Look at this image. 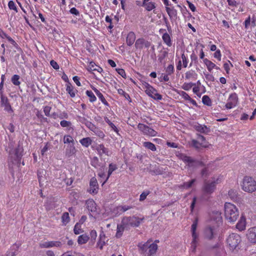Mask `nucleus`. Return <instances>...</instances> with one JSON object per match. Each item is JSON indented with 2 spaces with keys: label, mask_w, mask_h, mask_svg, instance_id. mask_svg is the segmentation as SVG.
<instances>
[{
  "label": "nucleus",
  "mask_w": 256,
  "mask_h": 256,
  "mask_svg": "<svg viewBox=\"0 0 256 256\" xmlns=\"http://www.w3.org/2000/svg\"><path fill=\"white\" fill-rule=\"evenodd\" d=\"M224 208L226 218L230 222H236L239 216V210L238 208L230 202H226Z\"/></svg>",
  "instance_id": "f257e3e1"
},
{
  "label": "nucleus",
  "mask_w": 256,
  "mask_h": 256,
  "mask_svg": "<svg viewBox=\"0 0 256 256\" xmlns=\"http://www.w3.org/2000/svg\"><path fill=\"white\" fill-rule=\"evenodd\" d=\"M222 176H218L212 178L211 180H204L202 190L204 193L206 194H212L216 189V185L221 182Z\"/></svg>",
  "instance_id": "f03ea898"
},
{
  "label": "nucleus",
  "mask_w": 256,
  "mask_h": 256,
  "mask_svg": "<svg viewBox=\"0 0 256 256\" xmlns=\"http://www.w3.org/2000/svg\"><path fill=\"white\" fill-rule=\"evenodd\" d=\"M226 246L231 251L240 249L242 242L240 236L236 233L230 234L226 239Z\"/></svg>",
  "instance_id": "7ed1b4c3"
},
{
  "label": "nucleus",
  "mask_w": 256,
  "mask_h": 256,
  "mask_svg": "<svg viewBox=\"0 0 256 256\" xmlns=\"http://www.w3.org/2000/svg\"><path fill=\"white\" fill-rule=\"evenodd\" d=\"M242 190L247 192L252 193L256 190V181L251 176H245L242 182Z\"/></svg>",
  "instance_id": "20e7f679"
},
{
  "label": "nucleus",
  "mask_w": 256,
  "mask_h": 256,
  "mask_svg": "<svg viewBox=\"0 0 256 256\" xmlns=\"http://www.w3.org/2000/svg\"><path fill=\"white\" fill-rule=\"evenodd\" d=\"M142 86L145 92L149 96L156 100H161L162 99V95L158 94L157 90L150 85L148 82H142Z\"/></svg>",
  "instance_id": "39448f33"
},
{
  "label": "nucleus",
  "mask_w": 256,
  "mask_h": 256,
  "mask_svg": "<svg viewBox=\"0 0 256 256\" xmlns=\"http://www.w3.org/2000/svg\"><path fill=\"white\" fill-rule=\"evenodd\" d=\"M144 220V217L142 218L136 216H125L122 220V224L125 226H131L132 227H138Z\"/></svg>",
  "instance_id": "423d86ee"
},
{
  "label": "nucleus",
  "mask_w": 256,
  "mask_h": 256,
  "mask_svg": "<svg viewBox=\"0 0 256 256\" xmlns=\"http://www.w3.org/2000/svg\"><path fill=\"white\" fill-rule=\"evenodd\" d=\"M176 60H178L176 66L178 70H180L182 67L186 68L188 66V56L185 54L184 50H182L180 54L176 52Z\"/></svg>",
  "instance_id": "0eeeda50"
},
{
  "label": "nucleus",
  "mask_w": 256,
  "mask_h": 256,
  "mask_svg": "<svg viewBox=\"0 0 256 256\" xmlns=\"http://www.w3.org/2000/svg\"><path fill=\"white\" fill-rule=\"evenodd\" d=\"M138 128L144 135L146 136L154 137L158 134L156 131L144 124L139 123L138 125Z\"/></svg>",
  "instance_id": "6e6552de"
},
{
  "label": "nucleus",
  "mask_w": 256,
  "mask_h": 256,
  "mask_svg": "<svg viewBox=\"0 0 256 256\" xmlns=\"http://www.w3.org/2000/svg\"><path fill=\"white\" fill-rule=\"evenodd\" d=\"M198 218H196L194 222H193L192 228L191 231L192 233V240L191 243V250L192 252H194L196 248V244L198 243L197 239L198 238V235L196 232V230L198 226Z\"/></svg>",
  "instance_id": "1a4fd4ad"
},
{
  "label": "nucleus",
  "mask_w": 256,
  "mask_h": 256,
  "mask_svg": "<svg viewBox=\"0 0 256 256\" xmlns=\"http://www.w3.org/2000/svg\"><path fill=\"white\" fill-rule=\"evenodd\" d=\"M86 206L88 211V215L93 216L98 214L97 204L94 200L92 198H89L86 201Z\"/></svg>",
  "instance_id": "9d476101"
},
{
  "label": "nucleus",
  "mask_w": 256,
  "mask_h": 256,
  "mask_svg": "<svg viewBox=\"0 0 256 256\" xmlns=\"http://www.w3.org/2000/svg\"><path fill=\"white\" fill-rule=\"evenodd\" d=\"M246 236L250 244H256V226L249 228L246 232Z\"/></svg>",
  "instance_id": "9b49d317"
},
{
  "label": "nucleus",
  "mask_w": 256,
  "mask_h": 256,
  "mask_svg": "<svg viewBox=\"0 0 256 256\" xmlns=\"http://www.w3.org/2000/svg\"><path fill=\"white\" fill-rule=\"evenodd\" d=\"M238 96L236 92L231 94L227 100V102L225 106L226 108L231 109L236 106L238 102Z\"/></svg>",
  "instance_id": "f8f14e48"
},
{
  "label": "nucleus",
  "mask_w": 256,
  "mask_h": 256,
  "mask_svg": "<svg viewBox=\"0 0 256 256\" xmlns=\"http://www.w3.org/2000/svg\"><path fill=\"white\" fill-rule=\"evenodd\" d=\"M150 44V42L144 38H139L136 40L134 46L136 50H142L144 48H148Z\"/></svg>",
  "instance_id": "ddd939ff"
},
{
  "label": "nucleus",
  "mask_w": 256,
  "mask_h": 256,
  "mask_svg": "<svg viewBox=\"0 0 256 256\" xmlns=\"http://www.w3.org/2000/svg\"><path fill=\"white\" fill-rule=\"evenodd\" d=\"M98 184L96 178L95 177L91 178L90 182V188L88 192L92 194H96L98 192Z\"/></svg>",
  "instance_id": "4468645a"
},
{
  "label": "nucleus",
  "mask_w": 256,
  "mask_h": 256,
  "mask_svg": "<svg viewBox=\"0 0 256 256\" xmlns=\"http://www.w3.org/2000/svg\"><path fill=\"white\" fill-rule=\"evenodd\" d=\"M61 246L62 243L60 241H48L40 244V247L42 248H48L52 247H60Z\"/></svg>",
  "instance_id": "2eb2a0df"
},
{
  "label": "nucleus",
  "mask_w": 256,
  "mask_h": 256,
  "mask_svg": "<svg viewBox=\"0 0 256 256\" xmlns=\"http://www.w3.org/2000/svg\"><path fill=\"white\" fill-rule=\"evenodd\" d=\"M108 242V239H107L106 234L103 231H102L100 234L98 240L96 243V247L100 250H102L104 246Z\"/></svg>",
  "instance_id": "dca6fc26"
},
{
  "label": "nucleus",
  "mask_w": 256,
  "mask_h": 256,
  "mask_svg": "<svg viewBox=\"0 0 256 256\" xmlns=\"http://www.w3.org/2000/svg\"><path fill=\"white\" fill-rule=\"evenodd\" d=\"M216 228L214 226H208L204 231V236L208 240H212L216 234Z\"/></svg>",
  "instance_id": "f3484780"
},
{
  "label": "nucleus",
  "mask_w": 256,
  "mask_h": 256,
  "mask_svg": "<svg viewBox=\"0 0 256 256\" xmlns=\"http://www.w3.org/2000/svg\"><path fill=\"white\" fill-rule=\"evenodd\" d=\"M246 217L242 215L240 219L237 222L236 227L240 232L244 231L246 228Z\"/></svg>",
  "instance_id": "a211bd4d"
},
{
  "label": "nucleus",
  "mask_w": 256,
  "mask_h": 256,
  "mask_svg": "<svg viewBox=\"0 0 256 256\" xmlns=\"http://www.w3.org/2000/svg\"><path fill=\"white\" fill-rule=\"evenodd\" d=\"M178 157L180 160H182L185 164H186L188 166H193V164L196 162V160L192 157L184 154H180Z\"/></svg>",
  "instance_id": "6ab92c4d"
},
{
  "label": "nucleus",
  "mask_w": 256,
  "mask_h": 256,
  "mask_svg": "<svg viewBox=\"0 0 256 256\" xmlns=\"http://www.w3.org/2000/svg\"><path fill=\"white\" fill-rule=\"evenodd\" d=\"M66 90L67 93L72 98H74L76 94L78 92L77 90L76 89L70 82L66 84Z\"/></svg>",
  "instance_id": "aec40b11"
},
{
  "label": "nucleus",
  "mask_w": 256,
  "mask_h": 256,
  "mask_svg": "<svg viewBox=\"0 0 256 256\" xmlns=\"http://www.w3.org/2000/svg\"><path fill=\"white\" fill-rule=\"evenodd\" d=\"M177 93L184 100L189 101L192 105L197 106V103L196 101L194 100L190 96L184 91L178 90Z\"/></svg>",
  "instance_id": "412c9836"
},
{
  "label": "nucleus",
  "mask_w": 256,
  "mask_h": 256,
  "mask_svg": "<svg viewBox=\"0 0 256 256\" xmlns=\"http://www.w3.org/2000/svg\"><path fill=\"white\" fill-rule=\"evenodd\" d=\"M87 70L90 72L92 71H97L99 73L102 74L104 72L102 68L96 65L94 62H90Z\"/></svg>",
  "instance_id": "4be33fe9"
},
{
  "label": "nucleus",
  "mask_w": 256,
  "mask_h": 256,
  "mask_svg": "<svg viewBox=\"0 0 256 256\" xmlns=\"http://www.w3.org/2000/svg\"><path fill=\"white\" fill-rule=\"evenodd\" d=\"M96 150L100 156H102L103 154L110 156L108 149L106 148L103 144H98L96 147Z\"/></svg>",
  "instance_id": "5701e85b"
},
{
  "label": "nucleus",
  "mask_w": 256,
  "mask_h": 256,
  "mask_svg": "<svg viewBox=\"0 0 256 256\" xmlns=\"http://www.w3.org/2000/svg\"><path fill=\"white\" fill-rule=\"evenodd\" d=\"M136 34L134 32H129L126 37V43L128 46H132L136 41Z\"/></svg>",
  "instance_id": "b1692460"
},
{
  "label": "nucleus",
  "mask_w": 256,
  "mask_h": 256,
  "mask_svg": "<svg viewBox=\"0 0 256 256\" xmlns=\"http://www.w3.org/2000/svg\"><path fill=\"white\" fill-rule=\"evenodd\" d=\"M166 10L171 20H176L177 18V10L174 8L166 7Z\"/></svg>",
  "instance_id": "393cba45"
},
{
  "label": "nucleus",
  "mask_w": 256,
  "mask_h": 256,
  "mask_svg": "<svg viewBox=\"0 0 256 256\" xmlns=\"http://www.w3.org/2000/svg\"><path fill=\"white\" fill-rule=\"evenodd\" d=\"M19 246L16 244H13L7 252L6 256H16L18 253Z\"/></svg>",
  "instance_id": "a878e982"
},
{
  "label": "nucleus",
  "mask_w": 256,
  "mask_h": 256,
  "mask_svg": "<svg viewBox=\"0 0 256 256\" xmlns=\"http://www.w3.org/2000/svg\"><path fill=\"white\" fill-rule=\"evenodd\" d=\"M92 90L94 92L98 98L106 106H108V103L104 98V96L102 94V93L98 90L95 87L92 86Z\"/></svg>",
  "instance_id": "bb28decb"
},
{
  "label": "nucleus",
  "mask_w": 256,
  "mask_h": 256,
  "mask_svg": "<svg viewBox=\"0 0 256 256\" xmlns=\"http://www.w3.org/2000/svg\"><path fill=\"white\" fill-rule=\"evenodd\" d=\"M221 212L218 210L212 211L210 213V216L212 220L219 222L222 220Z\"/></svg>",
  "instance_id": "cd10ccee"
},
{
  "label": "nucleus",
  "mask_w": 256,
  "mask_h": 256,
  "mask_svg": "<svg viewBox=\"0 0 256 256\" xmlns=\"http://www.w3.org/2000/svg\"><path fill=\"white\" fill-rule=\"evenodd\" d=\"M204 63L206 66L209 72H211L214 68L220 69L219 67L217 66L214 62L206 58L204 60Z\"/></svg>",
  "instance_id": "c85d7f7f"
},
{
  "label": "nucleus",
  "mask_w": 256,
  "mask_h": 256,
  "mask_svg": "<svg viewBox=\"0 0 256 256\" xmlns=\"http://www.w3.org/2000/svg\"><path fill=\"white\" fill-rule=\"evenodd\" d=\"M118 168V166L116 164L111 163L108 165V176L106 178V180L102 182V185L104 184L107 180H108L109 178L112 174V172L116 170Z\"/></svg>",
  "instance_id": "c756f323"
},
{
  "label": "nucleus",
  "mask_w": 256,
  "mask_h": 256,
  "mask_svg": "<svg viewBox=\"0 0 256 256\" xmlns=\"http://www.w3.org/2000/svg\"><path fill=\"white\" fill-rule=\"evenodd\" d=\"M195 130L200 133L207 134L210 132V130L206 126L198 124L194 126Z\"/></svg>",
  "instance_id": "7c9ffc66"
},
{
  "label": "nucleus",
  "mask_w": 256,
  "mask_h": 256,
  "mask_svg": "<svg viewBox=\"0 0 256 256\" xmlns=\"http://www.w3.org/2000/svg\"><path fill=\"white\" fill-rule=\"evenodd\" d=\"M162 39L164 44L170 47L172 46V38L166 32H165L162 36Z\"/></svg>",
  "instance_id": "2f4dec72"
},
{
  "label": "nucleus",
  "mask_w": 256,
  "mask_h": 256,
  "mask_svg": "<svg viewBox=\"0 0 256 256\" xmlns=\"http://www.w3.org/2000/svg\"><path fill=\"white\" fill-rule=\"evenodd\" d=\"M90 237L86 234H82L78 236V243L82 245L86 244L89 240Z\"/></svg>",
  "instance_id": "473e14b6"
},
{
  "label": "nucleus",
  "mask_w": 256,
  "mask_h": 256,
  "mask_svg": "<svg viewBox=\"0 0 256 256\" xmlns=\"http://www.w3.org/2000/svg\"><path fill=\"white\" fill-rule=\"evenodd\" d=\"M228 196L230 198L234 201H238L239 199L238 191L234 190H230L228 192Z\"/></svg>",
  "instance_id": "72a5a7b5"
},
{
  "label": "nucleus",
  "mask_w": 256,
  "mask_h": 256,
  "mask_svg": "<svg viewBox=\"0 0 256 256\" xmlns=\"http://www.w3.org/2000/svg\"><path fill=\"white\" fill-rule=\"evenodd\" d=\"M60 126L62 128H67L68 131H73L74 128L72 126V122L70 121L62 120L60 122Z\"/></svg>",
  "instance_id": "f704fd0d"
},
{
  "label": "nucleus",
  "mask_w": 256,
  "mask_h": 256,
  "mask_svg": "<svg viewBox=\"0 0 256 256\" xmlns=\"http://www.w3.org/2000/svg\"><path fill=\"white\" fill-rule=\"evenodd\" d=\"M198 74L194 71L188 70L185 74V78L188 80H196Z\"/></svg>",
  "instance_id": "c9c22d12"
},
{
  "label": "nucleus",
  "mask_w": 256,
  "mask_h": 256,
  "mask_svg": "<svg viewBox=\"0 0 256 256\" xmlns=\"http://www.w3.org/2000/svg\"><path fill=\"white\" fill-rule=\"evenodd\" d=\"M197 138L198 141L200 142V144L202 148H208L210 144L206 140V138L203 136L198 134Z\"/></svg>",
  "instance_id": "e433bc0d"
},
{
  "label": "nucleus",
  "mask_w": 256,
  "mask_h": 256,
  "mask_svg": "<svg viewBox=\"0 0 256 256\" xmlns=\"http://www.w3.org/2000/svg\"><path fill=\"white\" fill-rule=\"evenodd\" d=\"M125 227V225H124L122 224H118L116 232V236L117 238H120L122 236Z\"/></svg>",
  "instance_id": "4c0bfd02"
},
{
  "label": "nucleus",
  "mask_w": 256,
  "mask_h": 256,
  "mask_svg": "<svg viewBox=\"0 0 256 256\" xmlns=\"http://www.w3.org/2000/svg\"><path fill=\"white\" fill-rule=\"evenodd\" d=\"M80 142L84 147L88 148L92 143V140L89 137L84 138L80 140Z\"/></svg>",
  "instance_id": "58836bf2"
},
{
  "label": "nucleus",
  "mask_w": 256,
  "mask_h": 256,
  "mask_svg": "<svg viewBox=\"0 0 256 256\" xmlns=\"http://www.w3.org/2000/svg\"><path fill=\"white\" fill-rule=\"evenodd\" d=\"M158 250V245L156 244L152 243L150 244L148 246V256H151L154 254Z\"/></svg>",
  "instance_id": "ea45409f"
},
{
  "label": "nucleus",
  "mask_w": 256,
  "mask_h": 256,
  "mask_svg": "<svg viewBox=\"0 0 256 256\" xmlns=\"http://www.w3.org/2000/svg\"><path fill=\"white\" fill-rule=\"evenodd\" d=\"M61 219L62 225L66 226L70 221L69 214L67 212H64L62 216Z\"/></svg>",
  "instance_id": "a19ab883"
},
{
  "label": "nucleus",
  "mask_w": 256,
  "mask_h": 256,
  "mask_svg": "<svg viewBox=\"0 0 256 256\" xmlns=\"http://www.w3.org/2000/svg\"><path fill=\"white\" fill-rule=\"evenodd\" d=\"M143 146L146 148L151 150L152 151L154 152L156 150L155 145L150 142H145L143 143Z\"/></svg>",
  "instance_id": "79ce46f5"
},
{
  "label": "nucleus",
  "mask_w": 256,
  "mask_h": 256,
  "mask_svg": "<svg viewBox=\"0 0 256 256\" xmlns=\"http://www.w3.org/2000/svg\"><path fill=\"white\" fill-rule=\"evenodd\" d=\"M142 6H144L148 11H150L156 8V4L154 2H148L146 4H142Z\"/></svg>",
  "instance_id": "37998d69"
},
{
  "label": "nucleus",
  "mask_w": 256,
  "mask_h": 256,
  "mask_svg": "<svg viewBox=\"0 0 256 256\" xmlns=\"http://www.w3.org/2000/svg\"><path fill=\"white\" fill-rule=\"evenodd\" d=\"M76 152V149L74 146H70L68 148L66 149V156L68 157H70L74 154Z\"/></svg>",
  "instance_id": "c03bdc74"
},
{
  "label": "nucleus",
  "mask_w": 256,
  "mask_h": 256,
  "mask_svg": "<svg viewBox=\"0 0 256 256\" xmlns=\"http://www.w3.org/2000/svg\"><path fill=\"white\" fill-rule=\"evenodd\" d=\"M86 94L89 98L90 102H94L96 100V96L91 90H87L86 92Z\"/></svg>",
  "instance_id": "a18cd8bd"
},
{
  "label": "nucleus",
  "mask_w": 256,
  "mask_h": 256,
  "mask_svg": "<svg viewBox=\"0 0 256 256\" xmlns=\"http://www.w3.org/2000/svg\"><path fill=\"white\" fill-rule=\"evenodd\" d=\"M149 240H148L147 242L142 243L140 242L138 244V247L143 252H146L148 249V246H150Z\"/></svg>",
  "instance_id": "49530a36"
},
{
  "label": "nucleus",
  "mask_w": 256,
  "mask_h": 256,
  "mask_svg": "<svg viewBox=\"0 0 256 256\" xmlns=\"http://www.w3.org/2000/svg\"><path fill=\"white\" fill-rule=\"evenodd\" d=\"M8 8L10 10H14L16 13L18 12V8L13 0H10L8 4Z\"/></svg>",
  "instance_id": "de8ad7c7"
},
{
  "label": "nucleus",
  "mask_w": 256,
  "mask_h": 256,
  "mask_svg": "<svg viewBox=\"0 0 256 256\" xmlns=\"http://www.w3.org/2000/svg\"><path fill=\"white\" fill-rule=\"evenodd\" d=\"M64 144H72L74 145V140L73 138L70 135H65L64 137Z\"/></svg>",
  "instance_id": "09e8293b"
},
{
  "label": "nucleus",
  "mask_w": 256,
  "mask_h": 256,
  "mask_svg": "<svg viewBox=\"0 0 256 256\" xmlns=\"http://www.w3.org/2000/svg\"><path fill=\"white\" fill-rule=\"evenodd\" d=\"M20 76L18 74L14 75L11 79L12 83L16 86H18L20 84Z\"/></svg>",
  "instance_id": "8fccbe9b"
},
{
  "label": "nucleus",
  "mask_w": 256,
  "mask_h": 256,
  "mask_svg": "<svg viewBox=\"0 0 256 256\" xmlns=\"http://www.w3.org/2000/svg\"><path fill=\"white\" fill-rule=\"evenodd\" d=\"M81 224L77 222L74 226V234H78L82 232H83V230L82 228V226H81Z\"/></svg>",
  "instance_id": "3c124183"
},
{
  "label": "nucleus",
  "mask_w": 256,
  "mask_h": 256,
  "mask_svg": "<svg viewBox=\"0 0 256 256\" xmlns=\"http://www.w3.org/2000/svg\"><path fill=\"white\" fill-rule=\"evenodd\" d=\"M194 86H196V84L193 82H184L182 86V88L184 90H189Z\"/></svg>",
  "instance_id": "603ef678"
},
{
  "label": "nucleus",
  "mask_w": 256,
  "mask_h": 256,
  "mask_svg": "<svg viewBox=\"0 0 256 256\" xmlns=\"http://www.w3.org/2000/svg\"><path fill=\"white\" fill-rule=\"evenodd\" d=\"M1 102H2V104H4L5 106L8 107L10 110L12 112H13V110H12V106H11L10 104V103L8 102V98L4 96L2 94V96H1Z\"/></svg>",
  "instance_id": "864d4df0"
},
{
  "label": "nucleus",
  "mask_w": 256,
  "mask_h": 256,
  "mask_svg": "<svg viewBox=\"0 0 256 256\" xmlns=\"http://www.w3.org/2000/svg\"><path fill=\"white\" fill-rule=\"evenodd\" d=\"M233 67V65L230 60H228V62L224 64V68L226 70V74H228L230 72L231 68Z\"/></svg>",
  "instance_id": "5fc2aeb1"
},
{
  "label": "nucleus",
  "mask_w": 256,
  "mask_h": 256,
  "mask_svg": "<svg viewBox=\"0 0 256 256\" xmlns=\"http://www.w3.org/2000/svg\"><path fill=\"white\" fill-rule=\"evenodd\" d=\"M92 132L95 134L96 135L101 138H103L105 136L104 132L96 127V129L94 130Z\"/></svg>",
  "instance_id": "6e6d98bb"
},
{
  "label": "nucleus",
  "mask_w": 256,
  "mask_h": 256,
  "mask_svg": "<svg viewBox=\"0 0 256 256\" xmlns=\"http://www.w3.org/2000/svg\"><path fill=\"white\" fill-rule=\"evenodd\" d=\"M196 182V179H192L189 182H184L182 186L186 189L191 188L192 184Z\"/></svg>",
  "instance_id": "4d7b16f0"
},
{
  "label": "nucleus",
  "mask_w": 256,
  "mask_h": 256,
  "mask_svg": "<svg viewBox=\"0 0 256 256\" xmlns=\"http://www.w3.org/2000/svg\"><path fill=\"white\" fill-rule=\"evenodd\" d=\"M202 102L204 104L210 106L212 104V101L208 96L204 95L202 98Z\"/></svg>",
  "instance_id": "13d9d810"
},
{
  "label": "nucleus",
  "mask_w": 256,
  "mask_h": 256,
  "mask_svg": "<svg viewBox=\"0 0 256 256\" xmlns=\"http://www.w3.org/2000/svg\"><path fill=\"white\" fill-rule=\"evenodd\" d=\"M191 145L192 147L194 148L196 150H198L200 148H202L200 144V142L198 140L194 139L192 140Z\"/></svg>",
  "instance_id": "bf43d9fd"
},
{
  "label": "nucleus",
  "mask_w": 256,
  "mask_h": 256,
  "mask_svg": "<svg viewBox=\"0 0 256 256\" xmlns=\"http://www.w3.org/2000/svg\"><path fill=\"white\" fill-rule=\"evenodd\" d=\"M174 64H169L166 68V74L171 75L174 72Z\"/></svg>",
  "instance_id": "052dcab7"
},
{
  "label": "nucleus",
  "mask_w": 256,
  "mask_h": 256,
  "mask_svg": "<svg viewBox=\"0 0 256 256\" xmlns=\"http://www.w3.org/2000/svg\"><path fill=\"white\" fill-rule=\"evenodd\" d=\"M22 154L20 153L19 148H16L14 150V160L19 161L21 158Z\"/></svg>",
  "instance_id": "680f3d73"
},
{
  "label": "nucleus",
  "mask_w": 256,
  "mask_h": 256,
  "mask_svg": "<svg viewBox=\"0 0 256 256\" xmlns=\"http://www.w3.org/2000/svg\"><path fill=\"white\" fill-rule=\"evenodd\" d=\"M150 192L149 190H146L143 192L140 196V201H144L146 198V196L150 194Z\"/></svg>",
  "instance_id": "e2e57ef3"
},
{
  "label": "nucleus",
  "mask_w": 256,
  "mask_h": 256,
  "mask_svg": "<svg viewBox=\"0 0 256 256\" xmlns=\"http://www.w3.org/2000/svg\"><path fill=\"white\" fill-rule=\"evenodd\" d=\"M116 72L121 76L123 78H126V74L125 70L123 68H117L116 69Z\"/></svg>",
  "instance_id": "0e129e2a"
},
{
  "label": "nucleus",
  "mask_w": 256,
  "mask_h": 256,
  "mask_svg": "<svg viewBox=\"0 0 256 256\" xmlns=\"http://www.w3.org/2000/svg\"><path fill=\"white\" fill-rule=\"evenodd\" d=\"M214 57L218 61L221 60L222 54L220 50L218 49L214 54Z\"/></svg>",
  "instance_id": "69168bd1"
},
{
  "label": "nucleus",
  "mask_w": 256,
  "mask_h": 256,
  "mask_svg": "<svg viewBox=\"0 0 256 256\" xmlns=\"http://www.w3.org/2000/svg\"><path fill=\"white\" fill-rule=\"evenodd\" d=\"M228 4L232 7H237L239 4V2L236 0H226Z\"/></svg>",
  "instance_id": "338daca9"
},
{
  "label": "nucleus",
  "mask_w": 256,
  "mask_h": 256,
  "mask_svg": "<svg viewBox=\"0 0 256 256\" xmlns=\"http://www.w3.org/2000/svg\"><path fill=\"white\" fill-rule=\"evenodd\" d=\"M85 124L92 131H93L94 130L96 129V126L90 122L86 121Z\"/></svg>",
  "instance_id": "774afa93"
}]
</instances>
